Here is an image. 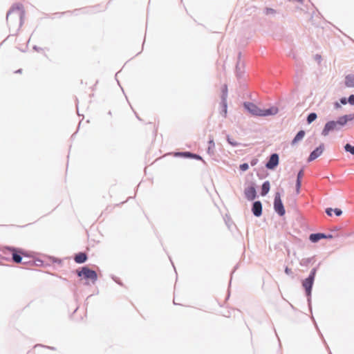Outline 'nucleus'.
Listing matches in <instances>:
<instances>
[{
  "mask_svg": "<svg viewBox=\"0 0 354 354\" xmlns=\"http://www.w3.org/2000/svg\"><path fill=\"white\" fill-rule=\"evenodd\" d=\"M341 102H342V104H346V102H347V101H346V100L345 98H342V99L341 100Z\"/></svg>",
  "mask_w": 354,
  "mask_h": 354,
  "instance_id": "nucleus-30",
  "label": "nucleus"
},
{
  "mask_svg": "<svg viewBox=\"0 0 354 354\" xmlns=\"http://www.w3.org/2000/svg\"><path fill=\"white\" fill-rule=\"evenodd\" d=\"M245 195L247 199L252 201L256 198L257 193L254 187H250L245 190Z\"/></svg>",
  "mask_w": 354,
  "mask_h": 354,
  "instance_id": "nucleus-11",
  "label": "nucleus"
},
{
  "mask_svg": "<svg viewBox=\"0 0 354 354\" xmlns=\"http://www.w3.org/2000/svg\"><path fill=\"white\" fill-rule=\"evenodd\" d=\"M354 119V115H345L339 118V119L335 121L339 127L341 129L342 127L344 126L348 121L353 120Z\"/></svg>",
  "mask_w": 354,
  "mask_h": 354,
  "instance_id": "nucleus-10",
  "label": "nucleus"
},
{
  "mask_svg": "<svg viewBox=\"0 0 354 354\" xmlns=\"http://www.w3.org/2000/svg\"><path fill=\"white\" fill-rule=\"evenodd\" d=\"M348 102L351 104H354V95H351L349 96V97L348 99Z\"/></svg>",
  "mask_w": 354,
  "mask_h": 354,
  "instance_id": "nucleus-23",
  "label": "nucleus"
},
{
  "mask_svg": "<svg viewBox=\"0 0 354 354\" xmlns=\"http://www.w3.org/2000/svg\"><path fill=\"white\" fill-rule=\"evenodd\" d=\"M324 150V144H321L313 152H311V153L310 154V156L308 158V161L311 162V161L315 160L316 158H317L318 157H319L322 154Z\"/></svg>",
  "mask_w": 354,
  "mask_h": 354,
  "instance_id": "nucleus-8",
  "label": "nucleus"
},
{
  "mask_svg": "<svg viewBox=\"0 0 354 354\" xmlns=\"http://www.w3.org/2000/svg\"><path fill=\"white\" fill-rule=\"evenodd\" d=\"M77 274L80 277L83 275L86 279H89L93 282L95 281L97 278V273L94 270H90L86 267L82 268V270L77 272Z\"/></svg>",
  "mask_w": 354,
  "mask_h": 354,
  "instance_id": "nucleus-5",
  "label": "nucleus"
},
{
  "mask_svg": "<svg viewBox=\"0 0 354 354\" xmlns=\"http://www.w3.org/2000/svg\"><path fill=\"white\" fill-rule=\"evenodd\" d=\"M304 176V170L301 169L298 174H297V183H296V192L297 194H299L300 192V188L301 185V178Z\"/></svg>",
  "mask_w": 354,
  "mask_h": 354,
  "instance_id": "nucleus-13",
  "label": "nucleus"
},
{
  "mask_svg": "<svg viewBox=\"0 0 354 354\" xmlns=\"http://www.w3.org/2000/svg\"><path fill=\"white\" fill-rule=\"evenodd\" d=\"M339 129L340 128L339 127L336 122L334 120H331L326 123L322 131V134L324 136H327L330 132Z\"/></svg>",
  "mask_w": 354,
  "mask_h": 354,
  "instance_id": "nucleus-6",
  "label": "nucleus"
},
{
  "mask_svg": "<svg viewBox=\"0 0 354 354\" xmlns=\"http://www.w3.org/2000/svg\"><path fill=\"white\" fill-rule=\"evenodd\" d=\"M192 158H196V159H198V160H201L202 159L200 156L196 155V154H193V153H192Z\"/></svg>",
  "mask_w": 354,
  "mask_h": 354,
  "instance_id": "nucleus-27",
  "label": "nucleus"
},
{
  "mask_svg": "<svg viewBox=\"0 0 354 354\" xmlns=\"http://www.w3.org/2000/svg\"><path fill=\"white\" fill-rule=\"evenodd\" d=\"M334 212L337 216H340L342 214V210L340 209H337V208L334 209Z\"/></svg>",
  "mask_w": 354,
  "mask_h": 354,
  "instance_id": "nucleus-25",
  "label": "nucleus"
},
{
  "mask_svg": "<svg viewBox=\"0 0 354 354\" xmlns=\"http://www.w3.org/2000/svg\"><path fill=\"white\" fill-rule=\"evenodd\" d=\"M252 212L254 216H260L262 214V205L260 201H256L252 206Z\"/></svg>",
  "mask_w": 354,
  "mask_h": 354,
  "instance_id": "nucleus-12",
  "label": "nucleus"
},
{
  "mask_svg": "<svg viewBox=\"0 0 354 354\" xmlns=\"http://www.w3.org/2000/svg\"><path fill=\"white\" fill-rule=\"evenodd\" d=\"M285 272L287 274H290V273H292V270H291V269H290L288 267H286V269H285Z\"/></svg>",
  "mask_w": 354,
  "mask_h": 354,
  "instance_id": "nucleus-28",
  "label": "nucleus"
},
{
  "mask_svg": "<svg viewBox=\"0 0 354 354\" xmlns=\"http://www.w3.org/2000/svg\"><path fill=\"white\" fill-rule=\"evenodd\" d=\"M256 162H257V160H252V161L251 162V165H254L256 164Z\"/></svg>",
  "mask_w": 354,
  "mask_h": 354,
  "instance_id": "nucleus-31",
  "label": "nucleus"
},
{
  "mask_svg": "<svg viewBox=\"0 0 354 354\" xmlns=\"http://www.w3.org/2000/svg\"><path fill=\"white\" fill-rule=\"evenodd\" d=\"M305 136V131L303 130L299 131L294 139L292 140V145H294L299 141L301 140Z\"/></svg>",
  "mask_w": 354,
  "mask_h": 354,
  "instance_id": "nucleus-16",
  "label": "nucleus"
},
{
  "mask_svg": "<svg viewBox=\"0 0 354 354\" xmlns=\"http://www.w3.org/2000/svg\"><path fill=\"white\" fill-rule=\"evenodd\" d=\"M345 85L347 87H354V75H348L345 77Z\"/></svg>",
  "mask_w": 354,
  "mask_h": 354,
  "instance_id": "nucleus-17",
  "label": "nucleus"
},
{
  "mask_svg": "<svg viewBox=\"0 0 354 354\" xmlns=\"http://www.w3.org/2000/svg\"><path fill=\"white\" fill-rule=\"evenodd\" d=\"M23 15L24 11L22 10V8L19 6H17L16 7H13L8 12L6 19L8 22H9L10 21H12L13 19H16L21 24Z\"/></svg>",
  "mask_w": 354,
  "mask_h": 354,
  "instance_id": "nucleus-2",
  "label": "nucleus"
},
{
  "mask_svg": "<svg viewBox=\"0 0 354 354\" xmlns=\"http://www.w3.org/2000/svg\"><path fill=\"white\" fill-rule=\"evenodd\" d=\"M317 114L315 113H311L308 115L307 118V122L308 124L312 123L313 121H315L317 118Z\"/></svg>",
  "mask_w": 354,
  "mask_h": 354,
  "instance_id": "nucleus-19",
  "label": "nucleus"
},
{
  "mask_svg": "<svg viewBox=\"0 0 354 354\" xmlns=\"http://www.w3.org/2000/svg\"><path fill=\"white\" fill-rule=\"evenodd\" d=\"M270 183L268 181H266L263 183V185H262V189H261V195L262 196H265L266 195L269 190H270Z\"/></svg>",
  "mask_w": 354,
  "mask_h": 354,
  "instance_id": "nucleus-18",
  "label": "nucleus"
},
{
  "mask_svg": "<svg viewBox=\"0 0 354 354\" xmlns=\"http://www.w3.org/2000/svg\"><path fill=\"white\" fill-rule=\"evenodd\" d=\"M333 209H331V208H328V209H326V214H327L328 216H331V215H332V212H333Z\"/></svg>",
  "mask_w": 354,
  "mask_h": 354,
  "instance_id": "nucleus-26",
  "label": "nucleus"
},
{
  "mask_svg": "<svg viewBox=\"0 0 354 354\" xmlns=\"http://www.w3.org/2000/svg\"><path fill=\"white\" fill-rule=\"evenodd\" d=\"M227 141L232 146H237L239 145V143L237 142L234 141L233 139L230 138V137H227Z\"/></svg>",
  "mask_w": 354,
  "mask_h": 354,
  "instance_id": "nucleus-22",
  "label": "nucleus"
},
{
  "mask_svg": "<svg viewBox=\"0 0 354 354\" xmlns=\"http://www.w3.org/2000/svg\"><path fill=\"white\" fill-rule=\"evenodd\" d=\"M74 259L76 263H82L86 261L87 256L84 252H80L75 255Z\"/></svg>",
  "mask_w": 354,
  "mask_h": 354,
  "instance_id": "nucleus-14",
  "label": "nucleus"
},
{
  "mask_svg": "<svg viewBox=\"0 0 354 354\" xmlns=\"http://www.w3.org/2000/svg\"><path fill=\"white\" fill-rule=\"evenodd\" d=\"M344 149L346 152H348L352 155H354V147L351 146L350 144H346L344 146Z\"/></svg>",
  "mask_w": 354,
  "mask_h": 354,
  "instance_id": "nucleus-20",
  "label": "nucleus"
},
{
  "mask_svg": "<svg viewBox=\"0 0 354 354\" xmlns=\"http://www.w3.org/2000/svg\"><path fill=\"white\" fill-rule=\"evenodd\" d=\"M8 250L12 254L13 261L17 263H21L22 255H25L24 252L21 250L15 248H10Z\"/></svg>",
  "mask_w": 354,
  "mask_h": 354,
  "instance_id": "nucleus-7",
  "label": "nucleus"
},
{
  "mask_svg": "<svg viewBox=\"0 0 354 354\" xmlns=\"http://www.w3.org/2000/svg\"><path fill=\"white\" fill-rule=\"evenodd\" d=\"M274 208L275 212L280 216H283L285 214L286 211L281 199V195L279 192L276 193L274 196Z\"/></svg>",
  "mask_w": 354,
  "mask_h": 354,
  "instance_id": "nucleus-4",
  "label": "nucleus"
},
{
  "mask_svg": "<svg viewBox=\"0 0 354 354\" xmlns=\"http://www.w3.org/2000/svg\"><path fill=\"white\" fill-rule=\"evenodd\" d=\"M244 107L253 115L256 116H268L274 115L278 113V108L272 106L267 109H261L256 104L252 102H245Z\"/></svg>",
  "mask_w": 354,
  "mask_h": 354,
  "instance_id": "nucleus-1",
  "label": "nucleus"
},
{
  "mask_svg": "<svg viewBox=\"0 0 354 354\" xmlns=\"http://www.w3.org/2000/svg\"><path fill=\"white\" fill-rule=\"evenodd\" d=\"M239 168L241 171H244L248 169L249 166L248 163H243L240 165Z\"/></svg>",
  "mask_w": 354,
  "mask_h": 354,
  "instance_id": "nucleus-21",
  "label": "nucleus"
},
{
  "mask_svg": "<svg viewBox=\"0 0 354 354\" xmlns=\"http://www.w3.org/2000/svg\"><path fill=\"white\" fill-rule=\"evenodd\" d=\"M224 111H225V114H226L227 113V104L225 102H224Z\"/></svg>",
  "mask_w": 354,
  "mask_h": 354,
  "instance_id": "nucleus-29",
  "label": "nucleus"
},
{
  "mask_svg": "<svg viewBox=\"0 0 354 354\" xmlns=\"http://www.w3.org/2000/svg\"><path fill=\"white\" fill-rule=\"evenodd\" d=\"M279 164V156L277 153L271 155L268 162L266 163V167L269 169H274Z\"/></svg>",
  "mask_w": 354,
  "mask_h": 354,
  "instance_id": "nucleus-9",
  "label": "nucleus"
},
{
  "mask_svg": "<svg viewBox=\"0 0 354 354\" xmlns=\"http://www.w3.org/2000/svg\"><path fill=\"white\" fill-rule=\"evenodd\" d=\"M181 155L184 157H187V158H192V153L190 152H185V153H181Z\"/></svg>",
  "mask_w": 354,
  "mask_h": 354,
  "instance_id": "nucleus-24",
  "label": "nucleus"
},
{
  "mask_svg": "<svg viewBox=\"0 0 354 354\" xmlns=\"http://www.w3.org/2000/svg\"><path fill=\"white\" fill-rule=\"evenodd\" d=\"M324 238H326V235L322 233L312 234L310 235L309 237L310 240L313 243L317 242L318 241Z\"/></svg>",
  "mask_w": 354,
  "mask_h": 354,
  "instance_id": "nucleus-15",
  "label": "nucleus"
},
{
  "mask_svg": "<svg viewBox=\"0 0 354 354\" xmlns=\"http://www.w3.org/2000/svg\"><path fill=\"white\" fill-rule=\"evenodd\" d=\"M315 273H316V269L314 268L310 272V276L308 278H306L305 280H304L302 282V286L304 288V289L306 290L307 295H310L311 293V289H312V286L314 283Z\"/></svg>",
  "mask_w": 354,
  "mask_h": 354,
  "instance_id": "nucleus-3",
  "label": "nucleus"
}]
</instances>
